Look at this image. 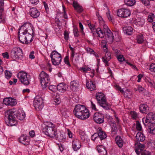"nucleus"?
I'll return each instance as SVG.
<instances>
[{"mask_svg":"<svg viewBox=\"0 0 155 155\" xmlns=\"http://www.w3.org/2000/svg\"><path fill=\"white\" fill-rule=\"evenodd\" d=\"M136 128L138 130H141L142 129L141 126L138 121H137L136 122Z\"/></svg>","mask_w":155,"mask_h":155,"instance_id":"51","label":"nucleus"},{"mask_svg":"<svg viewBox=\"0 0 155 155\" xmlns=\"http://www.w3.org/2000/svg\"><path fill=\"white\" fill-rule=\"evenodd\" d=\"M63 7V11L64 12V15H63V17L65 18V19H67V16L65 11V7L63 5H62Z\"/></svg>","mask_w":155,"mask_h":155,"instance_id":"62","label":"nucleus"},{"mask_svg":"<svg viewBox=\"0 0 155 155\" xmlns=\"http://www.w3.org/2000/svg\"><path fill=\"white\" fill-rule=\"evenodd\" d=\"M61 113L62 116L64 117H67L68 116V112L67 111V110L66 108L62 109L61 110Z\"/></svg>","mask_w":155,"mask_h":155,"instance_id":"39","label":"nucleus"},{"mask_svg":"<svg viewBox=\"0 0 155 155\" xmlns=\"http://www.w3.org/2000/svg\"><path fill=\"white\" fill-rule=\"evenodd\" d=\"M64 61L65 64H67L68 67H70L71 66L69 61L68 56H66L64 59Z\"/></svg>","mask_w":155,"mask_h":155,"instance_id":"49","label":"nucleus"},{"mask_svg":"<svg viewBox=\"0 0 155 155\" xmlns=\"http://www.w3.org/2000/svg\"><path fill=\"white\" fill-rule=\"evenodd\" d=\"M97 149L100 155H107V151L104 146L100 145L97 147Z\"/></svg>","mask_w":155,"mask_h":155,"instance_id":"19","label":"nucleus"},{"mask_svg":"<svg viewBox=\"0 0 155 155\" xmlns=\"http://www.w3.org/2000/svg\"><path fill=\"white\" fill-rule=\"evenodd\" d=\"M81 139L83 141H87L88 139L87 135L84 132H81L80 133Z\"/></svg>","mask_w":155,"mask_h":155,"instance_id":"36","label":"nucleus"},{"mask_svg":"<svg viewBox=\"0 0 155 155\" xmlns=\"http://www.w3.org/2000/svg\"><path fill=\"white\" fill-rule=\"evenodd\" d=\"M26 140V138L24 136H21L19 139V141L21 143L25 145V143L24 142H25V141Z\"/></svg>","mask_w":155,"mask_h":155,"instance_id":"47","label":"nucleus"},{"mask_svg":"<svg viewBox=\"0 0 155 155\" xmlns=\"http://www.w3.org/2000/svg\"><path fill=\"white\" fill-rule=\"evenodd\" d=\"M29 14L33 18H37L40 15V13L36 8L33 7L30 9Z\"/></svg>","mask_w":155,"mask_h":155,"instance_id":"15","label":"nucleus"},{"mask_svg":"<svg viewBox=\"0 0 155 155\" xmlns=\"http://www.w3.org/2000/svg\"><path fill=\"white\" fill-rule=\"evenodd\" d=\"M97 133L98 138H100L101 140L105 139L107 137L105 133L102 130L101 128H99V130Z\"/></svg>","mask_w":155,"mask_h":155,"instance_id":"26","label":"nucleus"},{"mask_svg":"<svg viewBox=\"0 0 155 155\" xmlns=\"http://www.w3.org/2000/svg\"><path fill=\"white\" fill-rule=\"evenodd\" d=\"M96 98L97 103L105 110H107L110 108V105L107 102L106 98L102 93H97Z\"/></svg>","mask_w":155,"mask_h":155,"instance_id":"5","label":"nucleus"},{"mask_svg":"<svg viewBox=\"0 0 155 155\" xmlns=\"http://www.w3.org/2000/svg\"><path fill=\"white\" fill-rule=\"evenodd\" d=\"M136 140L138 142L143 141L145 139V137L143 134L141 132H138L136 134Z\"/></svg>","mask_w":155,"mask_h":155,"instance_id":"28","label":"nucleus"},{"mask_svg":"<svg viewBox=\"0 0 155 155\" xmlns=\"http://www.w3.org/2000/svg\"><path fill=\"white\" fill-rule=\"evenodd\" d=\"M137 40L139 43H142L143 41V35H138L137 37Z\"/></svg>","mask_w":155,"mask_h":155,"instance_id":"42","label":"nucleus"},{"mask_svg":"<svg viewBox=\"0 0 155 155\" xmlns=\"http://www.w3.org/2000/svg\"><path fill=\"white\" fill-rule=\"evenodd\" d=\"M29 1L31 3L34 5H36L39 2V0H29Z\"/></svg>","mask_w":155,"mask_h":155,"instance_id":"60","label":"nucleus"},{"mask_svg":"<svg viewBox=\"0 0 155 155\" xmlns=\"http://www.w3.org/2000/svg\"><path fill=\"white\" fill-rule=\"evenodd\" d=\"M116 143L119 147H121L123 144V141L120 136H117L115 138Z\"/></svg>","mask_w":155,"mask_h":155,"instance_id":"32","label":"nucleus"},{"mask_svg":"<svg viewBox=\"0 0 155 155\" xmlns=\"http://www.w3.org/2000/svg\"><path fill=\"white\" fill-rule=\"evenodd\" d=\"M73 5L74 9L76 10L78 13H81L83 11V9L82 7L80 6L77 2L75 1L74 2Z\"/></svg>","mask_w":155,"mask_h":155,"instance_id":"27","label":"nucleus"},{"mask_svg":"<svg viewBox=\"0 0 155 155\" xmlns=\"http://www.w3.org/2000/svg\"><path fill=\"white\" fill-rule=\"evenodd\" d=\"M67 88V85L63 83H60L56 87L57 90L61 92H65Z\"/></svg>","mask_w":155,"mask_h":155,"instance_id":"23","label":"nucleus"},{"mask_svg":"<svg viewBox=\"0 0 155 155\" xmlns=\"http://www.w3.org/2000/svg\"><path fill=\"white\" fill-rule=\"evenodd\" d=\"M143 121L145 126L150 125V124H155V114L152 112L149 113L145 120L143 119Z\"/></svg>","mask_w":155,"mask_h":155,"instance_id":"9","label":"nucleus"},{"mask_svg":"<svg viewBox=\"0 0 155 155\" xmlns=\"http://www.w3.org/2000/svg\"><path fill=\"white\" fill-rule=\"evenodd\" d=\"M133 29L131 26H126L123 28L124 33L128 35H131L133 33Z\"/></svg>","mask_w":155,"mask_h":155,"instance_id":"24","label":"nucleus"},{"mask_svg":"<svg viewBox=\"0 0 155 155\" xmlns=\"http://www.w3.org/2000/svg\"><path fill=\"white\" fill-rule=\"evenodd\" d=\"M72 148L74 151H76L80 149L81 145L80 141L77 139H74L72 142Z\"/></svg>","mask_w":155,"mask_h":155,"instance_id":"16","label":"nucleus"},{"mask_svg":"<svg viewBox=\"0 0 155 155\" xmlns=\"http://www.w3.org/2000/svg\"><path fill=\"white\" fill-rule=\"evenodd\" d=\"M56 88V87L54 85H51L49 87V89L53 92L55 91Z\"/></svg>","mask_w":155,"mask_h":155,"instance_id":"58","label":"nucleus"},{"mask_svg":"<svg viewBox=\"0 0 155 155\" xmlns=\"http://www.w3.org/2000/svg\"><path fill=\"white\" fill-rule=\"evenodd\" d=\"M16 115L17 118L20 120H23L25 117L24 111L21 109L18 110L17 112H16Z\"/></svg>","mask_w":155,"mask_h":155,"instance_id":"18","label":"nucleus"},{"mask_svg":"<svg viewBox=\"0 0 155 155\" xmlns=\"http://www.w3.org/2000/svg\"><path fill=\"white\" fill-rule=\"evenodd\" d=\"M117 58L118 60L120 62L125 61L123 55H118L117 57Z\"/></svg>","mask_w":155,"mask_h":155,"instance_id":"52","label":"nucleus"},{"mask_svg":"<svg viewBox=\"0 0 155 155\" xmlns=\"http://www.w3.org/2000/svg\"><path fill=\"white\" fill-rule=\"evenodd\" d=\"M61 55L55 50L52 51L50 54V57L51 59L61 57Z\"/></svg>","mask_w":155,"mask_h":155,"instance_id":"33","label":"nucleus"},{"mask_svg":"<svg viewBox=\"0 0 155 155\" xmlns=\"http://www.w3.org/2000/svg\"><path fill=\"white\" fill-rule=\"evenodd\" d=\"M131 13L130 10L123 8L119 9L117 12V15L122 18H127L130 16Z\"/></svg>","mask_w":155,"mask_h":155,"instance_id":"11","label":"nucleus"},{"mask_svg":"<svg viewBox=\"0 0 155 155\" xmlns=\"http://www.w3.org/2000/svg\"><path fill=\"white\" fill-rule=\"evenodd\" d=\"M104 30L100 28H97L95 32L96 35L101 38L105 37L107 42L110 43H112L113 41L114 36L113 33L106 25H104Z\"/></svg>","mask_w":155,"mask_h":155,"instance_id":"1","label":"nucleus"},{"mask_svg":"<svg viewBox=\"0 0 155 155\" xmlns=\"http://www.w3.org/2000/svg\"><path fill=\"white\" fill-rule=\"evenodd\" d=\"M130 114L132 118L134 119H136L138 117V115L136 112L132 111L130 112Z\"/></svg>","mask_w":155,"mask_h":155,"instance_id":"45","label":"nucleus"},{"mask_svg":"<svg viewBox=\"0 0 155 155\" xmlns=\"http://www.w3.org/2000/svg\"><path fill=\"white\" fill-rule=\"evenodd\" d=\"M124 2L126 5L130 6H133L136 2L135 0H124Z\"/></svg>","mask_w":155,"mask_h":155,"instance_id":"35","label":"nucleus"},{"mask_svg":"<svg viewBox=\"0 0 155 155\" xmlns=\"http://www.w3.org/2000/svg\"><path fill=\"white\" fill-rule=\"evenodd\" d=\"M33 29H31L30 31L28 32V33L27 34L25 44H28L30 43L32 41L33 39Z\"/></svg>","mask_w":155,"mask_h":155,"instance_id":"17","label":"nucleus"},{"mask_svg":"<svg viewBox=\"0 0 155 155\" xmlns=\"http://www.w3.org/2000/svg\"><path fill=\"white\" fill-rule=\"evenodd\" d=\"M31 29H33L31 25L29 23H25L22 25L19 29L18 33L20 32L27 33L28 31L30 32Z\"/></svg>","mask_w":155,"mask_h":155,"instance_id":"13","label":"nucleus"},{"mask_svg":"<svg viewBox=\"0 0 155 155\" xmlns=\"http://www.w3.org/2000/svg\"><path fill=\"white\" fill-rule=\"evenodd\" d=\"M42 132L51 138L57 137V130L53 124L49 123L42 129Z\"/></svg>","mask_w":155,"mask_h":155,"instance_id":"4","label":"nucleus"},{"mask_svg":"<svg viewBox=\"0 0 155 155\" xmlns=\"http://www.w3.org/2000/svg\"><path fill=\"white\" fill-rule=\"evenodd\" d=\"M70 87L71 90L75 91L78 87V83L76 81H71L70 83Z\"/></svg>","mask_w":155,"mask_h":155,"instance_id":"31","label":"nucleus"},{"mask_svg":"<svg viewBox=\"0 0 155 155\" xmlns=\"http://www.w3.org/2000/svg\"><path fill=\"white\" fill-rule=\"evenodd\" d=\"M76 117L79 119L84 120L89 117L90 113L85 107L82 105H76L74 110Z\"/></svg>","mask_w":155,"mask_h":155,"instance_id":"2","label":"nucleus"},{"mask_svg":"<svg viewBox=\"0 0 155 155\" xmlns=\"http://www.w3.org/2000/svg\"><path fill=\"white\" fill-rule=\"evenodd\" d=\"M139 108L140 111L142 113L147 114L149 111V107L146 104H141Z\"/></svg>","mask_w":155,"mask_h":155,"instance_id":"20","label":"nucleus"},{"mask_svg":"<svg viewBox=\"0 0 155 155\" xmlns=\"http://www.w3.org/2000/svg\"><path fill=\"white\" fill-rule=\"evenodd\" d=\"M102 60L103 61L105 64V66H109L108 61L110 60V58H109L108 59H106L105 57H103L102 58Z\"/></svg>","mask_w":155,"mask_h":155,"instance_id":"46","label":"nucleus"},{"mask_svg":"<svg viewBox=\"0 0 155 155\" xmlns=\"http://www.w3.org/2000/svg\"><path fill=\"white\" fill-rule=\"evenodd\" d=\"M126 63L129 65H130L132 67V68L134 69V70H137V68L135 65H133V64H131L128 61H126Z\"/></svg>","mask_w":155,"mask_h":155,"instance_id":"64","label":"nucleus"},{"mask_svg":"<svg viewBox=\"0 0 155 155\" xmlns=\"http://www.w3.org/2000/svg\"><path fill=\"white\" fill-rule=\"evenodd\" d=\"M80 69L81 71H83L84 73H86L87 71H90L91 70L90 68L88 67L80 68Z\"/></svg>","mask_w":155,"mask_h":155,"instance_id":"50","label":"nucleus"},{"mask_svg":"<svg viewBox=\"0 0 155 155\" xmlns=\"http://www.w3.org/2000/svg\"><path fill=\"white\" fill-rule=\"evenodd\" d=\"M73 32L75 36L78 37L79 36L78 30L77 28H74L73 30Z\"/></svg>","mask_w":155,"mask_h":155,"instance_id":"55","label":"nucleus"},{"mask_svg":"<svg viewBox=\"0 0 155 155\" xmlns=\"http://www.w3.org/2000/svg\"><path fill=\"white\" fill-rule=\"evenodd\" d=\"M57 140H58L59 141L63 142L65 140V137L63 134H61L60 136H58L57 137H55Z\"/></svg>","mask_w":155,"mask_h":155,"instance_id":"37","label":"nucleus"},{"mask_svg":"<svg viewBox=\"0 0 155 155\" xmlns=\"http://www.w3.org/2000/svg\"><path fill=\"white\" fill-rule=\"evenodd\" d=\"M3 102L5 105L11 106H15L17 104L16 100L12 97L5 98L4 99Z\"/></svg>","mask_w":155,"mask_h":155,"instance_id":"14","label":"nucleus"},{"mask_svg":"<svg viewBox=\"0 0 155 155\" xmlns=\"http://www.w3.org/2000/svg\"><path fill=\"white\" fill-rule=\"evenodd\" d=\"M62 60L61 56L51 59L52 63L54 65H58L61 63Z\"/></svg>","mask_w":155,"mask_h":155,"instance_id":"30","label":"nucleus"},{"mask_svg":"<svg viewBox=\"0 0 155 155\" xmlns=\"http://www.w3.org/2000/svg\"><path fill=\"white\" fill-rule=\"evenodd\" d=\"M141 155H151V153L149 151L145 150L141 152Z\"/></svg>","mask_w":155,"mask_h":155,"instance_id":"59","label":"nucleus"},{"mask_svg":"<svg viewBox=\"0 0 155 155\" xmlns=\"http://www.w3.org/2000/svg\"><path fill=\"white\" fill-rule=\"evenodd\" d=\"M86 85L87 88L91 91H93L95 90L96 86L95 82L92 81H87Z\"/></svg>","mask_w":155,"mask_h":155,"instance_id":"21","label":"nucleus"},{"mask_svg":"<svg viewBox=\"0 0 155 155\" xmlns=\"http://www.w3.org/2000/svg\"><path fill=\"white\" fill-rule=\"evenodd\" d=\"M149 146H150L152 149H155V141L150 142L149 144Z\"/></svg>","mask_w":155,"mask_h":155,"instance_id":"61","label":"nucleus"},{"mask_svg":"<svg viewBox=\"0 0 155 155\" xmlns=\"http://www.w3.org/2000/svg\"><path fill=\"white\" fill-rule=\"evenodd\" d=\"M17 77L20 82L25 85H28L30 84V76L27 73L24 71L19 72L17 75Z\"/></svg>","mask_w":155,"mask_h":155,"instance_id":"8","label":"nucleus"},{"mask_svg":"<svg viewBox=\"0 0 155 155\" xmlns=\"http://www.w3.org/2000/svg\"><path fill=\"white\" fill-rule=\"evenodd\" d=\"M135 24L139 26H142L145 23V20L143 18H137L136 20Z\"/></svg>","mask_w":155,"mask_h":155,"instance_id":"29","label":"nucleus"},{"mask_svg":"<svg viewBox=\"0 0 155 155\" xmlns=\"http://www.w3.org/2000/svg\"><path fill=\"white\" fill-rule=\"evenodd\" d=\"M149 69L151 71L155 72V64L152 63L150 64Z\"/></svg>","mask_w":155,"mask_h":155,"instance_id":"54","label":"nucleus"},{"mask_svg":"<svg viewBox=\"0 0 155 155\" xmlns=\"http://www.w3.org/2000/svg\"><path fill=\"white\" fill-rule=\"evenodd\" d=\"M61 102V99L59 97H56L54 100L53 104L55 105H58Z\"/></svg>","mask_w":155,"mask_h":155,"instance_id":"43","label":"nucleus"},{"mask_svg":"<svg viewBox=\"0 0 155 155\" xmlns=\"http://www.w3.org/2000/svg\"><path fill=\"white\" fill-rule=\"evenodd\" d=\"M86 50L87 53H90L91 54H92L93 52L94 53V50L89 48H86Z\"/></svg>","mask_w":155,"mask_h":155,"instance_id":"63","label":"nucleus"},{"mask_svg":"<svg viewBox=\"0 0 155 155\" xmlns=\"http://www.w3.org/2000/svg\"><path fill=\"white\" fill-rule=\"evenodd\" d=\"M135 148L138 149H140V150L141 151L143 148L144 147V145L140 143L139 142H137L135 143Z\"/></svg>","mask_w":155,"mask_h":155,"instance_id":"38","label":"nucleus"},{"mask_svg":"<svg viewBox=\"0 0 155 155\" xmlns=\"http://www.w3.org/2000/svg\"><path fill=\"white\" fill-rule=\"evenodd\" d=\"M145 81L148 84V85L155 88V83L149 77H147L146 78Z\"/></svg>","mask_w":155,"mask_h":155,"instance_id":"34","label":"nucleus"},{"mask_svg":"<svg viewBox=\"0 0 155 155\" xmlns=\"http://www.w3.org/2000/svg\"><path fill=\"white\" fill-rule=\"evenodd\" d=\"M16 112L12 109H10L6 113L5 118V123L7 125L12 126L17 124Z\"/></svg>","mask_w":155,"mask_h":155,"instance_id":"3","label":"nucleus"},{"mask_svg":"<svg viewBox=\"0 0 155 155\" xmlns=\"http://www.w3.org/2000/svg\"><path fill=\"white\" fill-rule=\"evenodd\" d=\"M89 28L91 30V31L93 33V34L94 35L95 32L97 28H95V26L93 24L90 23L88 24Z\"/></svg>","mask_w":155,"mask_h":155,"instance_id":"40","label":"nucleus"},{"mask_svg":"<svg viewBox=\"0 0 155 155\" xmlns=\"http://www.w3.org/2000/svg\"><path fill=\"white\" fill-rule=\"evenodd\" d=\"M34 105L36 109L38 110H41L43 107L42 98L38 96L36 97L34 101Z\"/></svg>","mask_w":155,"mask_h":155,"instance_id":"10","label":"nucleus"},{"mask_svg":"<svg viewBox=\"0 0 155 155\" xmlns=\"http://www.w3.org/2000/svg\"><path fill=\"white\" fill-rule=\"evenodd\" d=\"M22 54L21 49L18 47H15L11 50L10 56L13 59L18 61L21 60L23 57Z\"/></svg>","mask_w":155,"mask_h":155,"instance_id":"6","label":"nucleus"},{"mask_svg":"<svg viewBox=\"0 0 155 155\" xmlns=\"http://www.w3.org/2000/svg\"><path fill=\"white\" fill-rule=\"evenodd\" d=\"M147 127L148 132L150 134H155V124H150V125L145 126Z\"/></svg>","mask_w":155,"mask_h":155,"instance_id":"22","label":"nucleus"},{"mask_svg":"<svg viewBox=\"0 0 155 155\" xmlns=\"http://www.w3.org/2000/svg\"><path fill=\"white\" fill-rule=\"evenodd\" d=\"M104 51L105 52H106V53L104 57H105L106 59H108L109 58H110V60L111 58L110 53L107 50V49L104 50Z\"/></svg>","mask_w":155,"mask_h":155,"instance_id":"48","label":"nucleus"},{"mask_svg":"<svg viewBox=\"0 0 155 155\" xmlns=\"http://www.w3.org/2000/svg\"><path fill=\"white\" fill-rule=\"evenodd\" d=\"M155 16L154 14L153 13H150L148 16L147 20L149 22H152L153 21V19L154 18Z\"/></svg>","mask_w":155,"mask_h":155,"instance_id":"44","label":"nucleus"},{"mask_svg":"<svg viewBox=\"0 0 155 155\" xmlns=\"http://www.w3.org/2000/svg\"><path fill=\"white\" fill-rule=\"evenodd\" d=\"M40 81L43 89L49 85L50 80L49 75L44 71H42L39 74Z\"/></svg>","mask_w":155,"mask_h":155,"instance_id":"7","label":"nucleus"},{"mask_svg":"<svg viewBox=\"0 0 155 155\" xmlns=\"http://www.w3.org/2000/svg\"><path fill=\"white\" fill-rule=\"evenodd\" d=\"M98 138V134L97 133H94L91 136V140L94 141L96 139Z\"/></svg>","mask_w":155,"mask_h":155,"instance_id":"56","label":"nucleus"},{"mask_svg":"<svg viewBox=\"0 0 155 155\" xmlns=\"http://www.w3.org/2000/svg\"><path fill=\"white\" fill-rule=\"evenodd\" d=\"M27 33L21 32V34L18 33L19 39L20 41L22 43L25 44L26 41V35Z\"/></svg>","mask_w":155,"mask_h":155,"instance_id":"25","label":"nucleus"},{"mask_svg":"<svg viewBox=\"0 0 155 155\" xmlns=\"http://www.w3.org/2000/svg\"><path fill=\"white\" fill-rule=\"evenodd\" d=\"M94 120L97 124L103 123L104 122V115L101 113H95L94 115Z\"/></svg>","mask_w":155,"mask_h":155,"instance_id":"12","label":"nucleus"},{"mask_svg":"<svg viewBox=\"0 0 155 155\" xmlns=\"http://www.w3.org/2000/svg\"><path fill=\"white\" fill-rule=\"evenodd\" d=\"M107 42L105 40H103L101 41V45L104 48H106V49H107Z\"/></svg>","mask_w":155,"mask_h":155,"instance_id":"57","label":"nucleus"},{"mask_svg":"<svg viewBox=\"0 0 155 155\" xmlns=\"http://www.w3.org/2000/svg\"><path fill=\"white\" fill-rule=\"evenodd\" d=\"M117 127L116 124H113L111 130L112 132H114L115 133L117 132Z\"/></svg>","mask_w":155,"mask_h":155,"instance_id":"53","label":"nucleus"},{"mask_svg":"<svg viewBox=\"0 0 155 155\" xmlns=\"http://www.w3.org/2000/svg\"><path fill=\"white\" fill-rule=\"evenodd\" d=\"M5 77L7 79H9L12 75V73L10 71L7 70L5 71Z\"/></svg>","mask_w":155,"mask_h":155,"instance_id":"41","label":"nucleus"}]
</instances>
